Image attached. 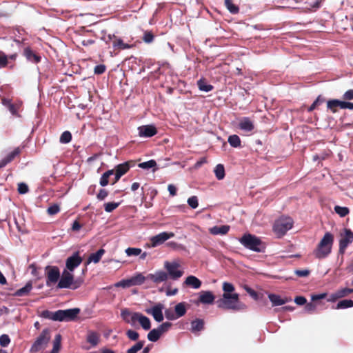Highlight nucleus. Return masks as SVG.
<instances>
[{
	"mask_svg": "<svg viewBox=\"0 0 353 353\" xmlns=\"http://www.w3.org/2000/svg\"><path fill=\"white\" fill-rule=\"evenodd\" d=\"M334 242V234L326 232L313 250V255L318 259L327 258L332 252Z\"/></svg>",
	"mask_w": 353,
	"mask_h": 353,
	"instance_id": "obj_1",
	"label": "nucleus"
},
{
	"mask_svg": "<svg viewBox=\"0 0 353 353\" xmlns=\"http://www.w3.org/2000/svg\"><path fill=\"white\" fill-rule=\"evenodd\" d=\"M218 307L239 311L246 308V305L240 302L239 295L237 293L232 294H223L222 299L217 301Z\"/></svg>",
	"mask_w": 353,
	"mask_h": 353,
	"instance_id": "obj_2",
	"label": "nucleus"
},
{
	"mask_svg": "<svg viewBox=\"0 0 353 353\" xmlns=\"http://www.w3.org/2000/svg\"><path fill=\"white\" fill-rule=\"evenodd\" d=\"M239 242L246 248L256 252H264L265 243L257 236L251 234H245L239 239Z\"/></svg>",
	"mask_w": 353,
	"mask_h": 353,
	"instance_id": "obj_3",
	"label": "nucleus"
},
{
	"mask_svg": "<svg viewBox=\"0 0 353 353\" xmlns=\"http://www.w3.org/2000/svg\"><path fill=\"white\" fill-rule=\"evenodd\" d=\"M83 283V280L81 279H74V275L67 270H63L62 274L60 277L59 281L57 284V288H70L76 290L81 287Z\"/></svg>",
	"mask_w": 353,
	"mask_h": 353,
	"instance_id": "obj_4",
	"label": "nucleus"
},
{
	"mask_svg": "<svg viewBox=\"0 0 353 353\" xmlns=\"http://www.w3.org/2000/svg\"><path fill=\"white\" fill-rule=\"evenodd\" d=\"M293 226V220L290 217H281L277 219L273 225V231L278 237H281Z\"/></svg>",
	"mask_w": 353,
	"mask_h": 353,
	"instance_id": "obj_5",
	"label": "nucleus"
},
{
	"mask_svg": "<svg viewBox=\"0 0 353 353\" xmlns=\"http://www.w3.org/2000/svg\"><path fill=\"white\" fill-rule=\"evenodd\" d=\"M50 330L48 328L43 329L30 347L32 353L44 350L50 340Z\"/></svg>",
	"mask_w": 353,
	"mask_h": 353,
	"instance_id": "obj_6",
	"label": "nucleus"
},
{
	"mask_svg": "<svg viewBox=\"0 0 353 353\" xmlns=\"http://www.w3.org/2000/svg\"><path fill=\"white\" fill-rule=\"evenodd\" d=\"M164 268L166 270V272L168 274V279L176 281L180 279L183 274V271L180 270L181 265L178 261H165L163 265Z\"/></svg>",
	"mask_w": 353,
	"mask_h": 353,
	"instance_id": "obj_7",
	"label": "nucleus"
},
{
	"mask_svg": "<svg viewBox=\"0 0 353 353\" xmlns=\"http://www.w3.org/2000/svg\"><path fill=\"white\" fill-rule=\"evenodd\" d=\"M80 313L79 308L57 310V321H71L74 320Z\"/></svg>",
	"mask_w": 353,
	"mask_h": 353,
	"instance_id": "obj_8",
	"label": "nucleus"
},
{
	"mask_svg": "<svg viewBox=\"0 0 353 353\" xmlns=\"http://www.w3.org/2000/svg\"><path fill=\"white\" fill-rule=\"evenodd\" d=\"M46 274L47 277L46 285L48 287L56 283L60 278V271L57 266L48 265L46 267Z\"/></svg>",
	"mask_w": 353,
	"mask_h": 353,
	"instance_id": "obj_9",
	"label": "nucleus"
},
{
	"mask_svg": "<svg viewBox=\"0 0 353 353\" xmlns=\"http://www.w3.org/2000/svg\"><path fill=\"white\" fill-rule=\"evenodd\" d=\"M353 242V232L350 229H344V236L339 240V253L343 255L347 246Z\"/></svg>",
	"mask_w": 353,
	"mask_h": 353,
	"instance_id": "obj_10",
	"label": "nucleus"
},
{
	"mask_svg": "<svg viewBox=\"0 0 353 353\" xmlns=\"http://www.w3.org/2000/svg\"><path fill=\"white\" fill-rule=\"evenodd\" d=\"M83 261L82 258L79 255V252H74L72 256H69L65 261V267L69 272H73Z\"/></svg>",
	"mask_w": 353,
	"mask_h": 353,
	"instance_id": "obj_11",
	"label": "nucleus"
},
{
	"mask_svg": "<svg viewBox=\"0 0 353 353\" xmlns=\"http://www.w3.org/2000/svg\"><path fill=\"white\" fill-rule=\"evenodd\" d=\"M173 232H163L150 238V247L154 248L163 244L168 239L173 237Z\"/></svg>",
	"mask_w": 353,
	"mask_h": 353,
	"instance_id": "obj_12",
	"label": "nucleus"
},
{
	"mask_svg": "<svg viewBox=\"0 0 353 353\" xmlns=\"http://www.w3.org/2000/svg\"><path fill=\"white\" fill-rule=\"evenodd\" d=\"M148 280H150L155 284H159L168 280V274L165 271L157 270L154 273L147 275Z\"/></svg>",
	"mask_w": 353,
	"mask_h": 353,
	"instance_id": "obj_13",
	"label": "nucleus"
},
{
	"mask_svg": "<svg viewBox=\"0 0 353 353\" xmlns=\"http://www.w3.org/2000/svg\"><path fill=\"white\" fill-rule=\"evenodd\" d=\"M163 305L161 303H158L152 308L147 309L145 312L148 314L152 315L156 321L161 322L163 320Z\"/></svg>",
	"mask_w": 353,
	"mask_h": 353,
	"instance_id": "obj_14",
	"label": "nucleus"
},
{
	"mask_svg": "<svg viewBox=\"0 0 353 353\" xmlns=\"http://www.w3.org/2000/svg\"><path fill=\"white\" fill-rule=\"evenodd\" d=\"M139 135L141 137H152L157 134V130L152 125H145L138 128Z\"/></svg>",
	"mask_w": 353,
	"mask_h": 353,
	"instance_id": "obj_15",
	"label": "nucleus"
},
{
	"mask_svg": "<svg viewBox=\"0 0 353 353\" xmlns=\"http://www.w3.org/2000/svg\"><path fill=\"white\" fill-rule=\"evenodd\" d=\"M134 318L132 317V321H139L141 327L145 330H148L151 327V322L148 317L143 315L139 312H134L133 314Z\"/></svg>",
	"mask_w": 353,
	"mask_h": 353,
	"instance_id": "obj_16",
	"label": "nucleus"
},
{
	"mask_svg": "<svg viewBox=\"0 0 353 353\" xmlns=\"http://www.w3.org/2000/svg\"><path fill=\"white\" fill-rule=\"evenodd\" d=\"M135 165L134 161H126L125 163L117 165L114 170V172H116L118 176H122L128 172L130 168Z\"/></svg>",
	"mask_w": 353,
	"mask_h": 353,
	"instance_id": "obj_17",
	"label": "nucleus"
},
{
	"mask_svg": "<svg viewBox=\"0 0 353 353\" xmlns=\"http://www.w3.org/2000/svg\"><path fill=\"white\" fill-rule=\"evenodd\" d=\"M17 57V52L6 55L5 52L0 50V69L8 66L9 64V60L14 61Z\"/></svg>",
	"mask_w": 353,
	"mask_h": 353,
	"instance_id": "obj_18",
	"label": "nucleus"
},
{
	"mask_svg": "<svg viewBox=\"0 0 353 353\" xmlns=\"http://www.w3.org/2000/svg\"><path fill=\"white\" fill-rule=\"evenodd\" d=\"M239 128L245 132H251L254 128L253 121L250 117H243L239 123Z\"/></svg>",
	"mask_w": 353,
	"mask_h": 353,
	"instance_id": "obj_19",
	"label": "nucleus"
},
{
	"mask_svg": "<svg viewBox=\"0 0 353 353\" xmlns=\"http://www.w3.org/2000/svg\"><path fill=\"white\" fill-rule=\"evenodd\" d=\"M21 153V149L16 148L13 151L10 152L6 157L0 161V169L5 167L7 164L12 161L14 158Z\"/></svg>",
	"mask_w": 353,
	"mask_h": 353,
	"instance_id": "obj_20",
	"label": "nucleus"
},
{
	"mask_svg": "<svg viewBox=\"0 0 353 353\" xmlns=\"http://www.w3.org/2000/svg\"><path fill=\"white\" fill-rule=\"evenodd\" d=\"M2 104L9 110L12 115L19 117L18 111L21 107V104L12 103L10 99L6 98L2 99Z\"/></svg>",
	"mask_w": 353,
	"mask_h": 353,
	"instance_id": "obj_21",
	"label": "nucleus"
},
{
	"mask_svg": "<svg viewBox=\"0 0 353 353\" xmlns=\"http://www.w3.org/2000/svg\"><path fill=\"white\" fill-rule=\"evenodd\" d=\"M23 55L28 61L32 63H38L41 61V57L32 51L30 47H27L24 49Z\"/></svg>",
	"mask_w": 353,
	"mask_h": 353,
	"instance_id": "obj_22",
	"label": "nucleus"
},
{
	"mask_svg": "<svg viewBox=\"0 0 353 353\" xmlns=\"http://www.w3.org/2000/svg\"><path fill=\"white\" fill-rule=\"evenodd\" d=\"M215 299L214 295L210 291H202L200 293L199 301L203 304H212Z\"/></svg>",
	"mask_w": 353,
	"mask_h": 353,
	"instance_id": "obj_23",
	"label": "nucleus"
},
{
	"mask_svg": "<svg viewBox=\"0 0 353 353\" xmlns=\"http://www.w3.org/2000/svg\"><path fill=\"white\" fill-rule=\"evenodd\" d=\"M230 227L228 225H223L220 226H214L210 228V233L213 235H225L229 230Z\"/></svg>",
	"mask_w": 353,
	"mask_h": 353,
	"instance_id": "obj_24",
	"label": "nucleus"
},
{
	"mask_svg": "<svg viewBox=\"0 0 353 353\" xmlns=\"http://www.w3.org/2000/svg\"><path fill=\"white\" fill-rule=\"evenodd\" d=\"M268 298L273 306L282 305L290 301L288 298L282 299L279 295L275 294H268Z\"/></svg>",
	"mask_w": 353,
	"mask_h": 353,
	"instance_id": "obj_25",
	"label": "nucleus"
},
{
	"mask_svg": "<svg viewBox=\"0 0 353 353\" xmlns=\"http://www.w3.org/2000/svg\"><path fill=\"white\" fill-rule=\"evenodd\" d=\"M114 40L112 41V46L114 48H117L119 50L130 49L134 47V44H128L123 43V41L115 36H113Z\"/></svg>",
	"mask_w": 353,
	"mask_h": 353,
	"instance_id": "obj_26",
	"label": "nucleus"
},
{
	"mask_svg": "<svg viewBox=\"0 0 353 353\" xmlns=\"http://www.w3.org/2000/svg\"><path fill=\"white\" fill-rule=\"evenodd\" d=\"M134 312H132L129 309H122L121 311V316L123 321L127 323H130L132 325H134L137 321H132V319Z\"/></svg>",
	"mask_w": 353,
	"mask_h": 353,
	"instance_id": "obj_27",
	"label": "nucleus"
},
{
	"mask_svg": "<svg viewBox=\"0 0 353 353\" xmlns=\"http://www.w3.org/2000/svg\"><path fill=\"white\" fill-rule=\"evenodd\" d=\"M184 284L194 289H199L201 286V281L196 276L191 275L186 278Z\"/></svg>",
	"mask_w": 353,
	"mask_h": 353,
	"instance_id": "obj_28",
	"label": "nucleus"
},
{
	"mask_svg": "<svg viewBox=\"0 0 353 353\" xmlns=\"http://www.w3.org/2000/svg\"><path fill=\"white\" fill-rule=\"evenodd\" d=\"M100 335L96 332L88 331L86 341L93 347L97 346L99 342Z\"/></svg>",
	"mask_w": 353,
	"mask_h": 353,
	"instance_id": "obj_29",
	"label": "nucleus"
},
{
	"mask_svg": "<svg viewBox=\"0 0 353 353\" xmlns=\"http://www.w3.org/2000/svg\"><path fill=\"white\" fill-rule=\"evenodd\" d=\"M327 108L332 113H336L338 109H341V101L339 99H331L327 102Z\"/></svg>",
	"mask_w": 353,
	"mask_h": 353,
	"instance_id": "obj_30",
	"label": "nucleus"
},
{
	"mask_svg": "<svg viewBox=\"0 0 353 353\" xmlns=\"http://www.w3.org/2000/svg\"><path fill=\"white\" fill-rule=\"evenodd\" d=\"M104 253L105 250L101 248L97 252L91 254L88 259L87 263L88 264L91 262H94V263H99Z\"/></svg>",
	"mask_w": 353,
	"mask_h": 353,
	"instance_id": "obj_31",
	"label": "nucleus"
},
{
	"mask_svg": "<svg viewBox=\"0 0 353 353\" xmlns=\"http://www.w3.org/2000/svg\"><path fill=\"white\" fill-rule=\"evenodd\" d=\"M32 288L31 282H28L26 285L19 290H17L14 294L16 296H23L28 295Z\"/></svg>",
	"mask_w": 353,
	"mask_h": 353,
	"instance_id": "obj_32",
	"label": "nucleus"
},
{
	"mask_svg": "<svg viewBox=\"0 0 353 353\" xmlns=\"http://www.w3.org/2000/svg\"><path fill=\"white\" fill-rule=\"evenodd\" d=\"M204 329V321L196 319L191 322V331L192 332H200Z\"/></svg>",
	"mask_w": 353,
	"mask_h": 353,
	"instance_id": "obj_33",
	"label": "nucleus"
},
{
	"mask_svg": "<svg viewBox=\"0 0 353 353\" xmlns=\"http://www.w3.org/2000/svg\"><path fill=\"white\" fill-rule=\"evenodd\" d=\"M132 279V282L133 285H142L146 280H148L147 276H145L141 273H136L134 275L130 277Z\"/></svg>",
	"mask_w": 353,
	"mask_h": 353,
	"instance_id": "obj_34",
	"label": "nucleus"
},
{
	"mask_svg": "<svg viewBox=\"0 0 353 353\" xmlns=\"http://www.w3.org/2000/svg\"><path fill=\"white\" fill-rule=\"evenodd\" d=\"M185 305V302H181L175 305L174 312L178 319L185 314L187 311Z\"/></svg>",
	"mask_w": 353,
	"mask_h": 353,
	"instance_id": "obj_35",
	"label": "nucleus"
},
{
	"mask_svg": "<svg viewBox=\"0 0 353 353\" xmlns=\"http://www.w3.org/2000/svg\"><path fill=\"white\" fill-rule=\"evenodd\" d=\"M199 89L204 92H210L213 89V86L208 84L205 79H201L197 81Z\"/></svg>",
	"mask_w": 353,
	"mask_h": 353,
	"instance_id": "obj_36",
	"label": "nucleus"
},
{
	"mask_svg": "<svg viewBox=\"0 0 353 353\" xmlns=\"http://www.w3.org/2000/svg\"><path fill=\"white\" fill-rule=\"evenodd\" d=\"M114 174V170H109L104 172L101 179L99 183L102 187L106 186L109 183V178Z\"/></svg>",
	"mask_w": 353,
	"mask_h": 353,
	"instance_id": "obj_37",
	"label": "nucleus"
},
{
	"mask_svg": "<svg viewBox=\"0 0 353 353\" xmlns=\"http://www.w3.org/2000/svg\"><path fill=\"white\" fill-rule=\"evenodd\" d=\"M214 174L218 180H222L225 177V168L223 165L218 164L214 168Z\"/></svg>",
	"mask_w": 353,
	"mask_h": 353,
	"instance_id": "obj_38",
	"label": "nucleus"
},
{
	"mask_svg": "<svg viewBox=\"0 0 353 353\" xmlns=\"http://www.w3.org/2000/svg\"><path fill=\"white\" fill-rule=\"evenodd\" d=\"M57 311L53 312L48 310H45L41 312L40 316L44 319L53 320L57 321Z\"/></svg>",
	"mask_w": 353,
	"mask_h": 353,
	"instance_id": "obj_39",
	"label": "nucleus"
},
{
	"mask_svg": "<svg viewBox=\"0 0 353 353\" xmlns=\"http://www.w3.org/2000/svg\"><path fill=\"white\" fill-rule=\"evenodd\" d=\"M61 336L57 334L53 341V348L50 353H59L61 348Z\"/></svg>",
	"mask_w": 353,
	"mask_h": 353,
	"instance_id": "obj_40",
	"label": "nucleus"
},
{
	"mask_svg": "<svg viewBox=\"0 0 353 353\" xmlns=\"http://www.w3.org/2000/svg\"><path fill=\"white\" fill-rule=\"evenodd\" d=\"M228 141L232 147H234V148L241 147V141L238 135L233 134V135L229 136Z\"/></svg>",
	"mask_w": 353,
	"mask_h": 353,
	"instance_id": "obj_41",
	"label": "nucleus"
},
{
	"mask_svg": "<svg viewBox=\"0 0 353 353\" xmlns=\"http://www.w3.org/2000/svg\"><path fill=\"white\" fill-rule=\"evenodd\" d=\"M225 6L227 9L232 14H237L239 12V8L237 6L232 3V0H224Z\"/></svg>",
	"mask_w": 353,
	"mask_h": 353,
	"instance_id": "obj_42",
	"label": "nucleus"
},
{
	"mask_svg": "<svg viewBox=\"0 0 353 353\" xmlns=\"http://www.w3.org/2000/svg\"><path fill=\"white\" fill-rule=\"evenodd\" d=\"M353 307V301L350 300V299H344V300L340 301L337 303L335 308L339 310V309L348 308V307Z\"/></svg>",
	"mask_w": 353,
	"mask_h": 353,
	"instance_id": "obj_43",
	"label": "nucleus"
},
{
	"mask_svg": "<svg viewBox=\"0 0 353 353\" xmlns=\"http://www.w3.org/2000/svg\"><path fill=\"white\" fill-rule=\"evenodd\" d=\"M161 334L159 333V330L156 329L152 330L148 334V339L150 341L152 342H156L157 341L159 338L161 337Z\"/></svg>",
	"mask_w": 353,
	"mask_h": 353,
	"instance_id": "obj_44",
	"label": "nucleus"
},
{
	"mask_svg": "<svg viewBox=\"0 0 353 353\" xmlns=\"http://www.w3.org/2000/svg\"><path fill=\"white\" fill-rule=\"evenodd\" d=\"M144 344V341H139L127 350V353H137V352L143 348Z\"/></svg>",
	"mask_w": 353,
	"mask_h": 353,
	"instance_id": "obj_45",
	"label": "nucleus"
},
{
	"mask_svg": "<svg viewBox=\"0 0 353 353\" xmlns=\"http://www.w3.org/2000/svg\"><path fill=\"white\" fill-rule=\"evenodd\" d=\"M120 205L119 202H108L103 204L104 210L106 212H112Z\"/></svg>",
	"mask_w": 353,
	"mask_h": 353,
	"instance_id": "obj_46",
	"label": "nucleus"
},
{
	"mask_svg": "<svg viewBox=\"0 0 353 353\" xmlns=\"http://www.w3.org/2000/svg\"><path fill=\"white\" fill-rule=\"evenodd\" d=\"M334 211L336 214H338L341 217H345L350 213V210L347 207H341L339 205H336L334 207Z\"/></svg>",
	"mask_w": 353,
	"mask_h": 353,
	"instance_id": "obj_47",
	"label": "nucleus"
},
{
	"mask_svg": "<svg viewBox=\"0 0 353 353\" xmlns=\"http://www.w3.org/2000/svg\"><path fill=\"white\" fill-rule=\"evenodd\" d=\"M142 39L145 43H150L153 42L154 39V35L151 31L146 30L143 32Z\"/></svg>",
	"mask_w": 353,
	"mask_h": 353,
	"instance_id": "obj_48",
	"label": "nucleus"
},
{
	"mask_svg": "<svg viewBox=\"0 0 353 353\" xmlns=\"http://www.w3.org/2000/svg\"><path fill=\"white\" fill-rule=\"evenodd\" d=\"M234 290L233 284L228 282H224L223 283V294H232Z\"/></svg>",
	"mask_w": 353,
	"mask_h": 353,
	"instance_id": "obj_49",
	"label": "nucleus"
},
{
	"mask_svg": "<svg viewBox=\"0 0 353 353\" xmlns=\"http://www.w3.org/2000/svg\"><path fill=\"white\" fill-rule=\"evenodd\" d=\"M72 139V134L69 131L63 132L60 137V142L61 143H68Z\"/></svg>",
	"mask_w": 353,
	"mask_h": 353,
	"instance_id": "obj_50",
	"label": "nucleus"
},
{
	"mask_svg": "<svg viewBox=\"0 0 353 353\" xmlns=\"http://www.w3.org/2000/svg\"><path fill=\"white\" fill-rule=\"evenodd\" d=\"M324 101V98L321 97V96L319 95L313 102V103L308 108L307 111L312 112L318 105L323 103Z\"/></svg>",
	"mask_w": 353,
	"mask_h": 353,
	"instance_id": "obj_51",
	"label": "nucleus"
},
{
	"mask_svg": "<svg viewBox=\"0 0 353 353\" xmlns=\"http://www.w3.org/2000/svg\"><path fill=\"white\" fill-rule=\"evenodd\" d=\"M157 165V163L154 160L152 159L145 162H143L139 164V167L143 169H150Z\"/></svg>",
	"mask_w": 353,
	"mask_h": 353,
	"instance_id": "obj_52",
	"label": "nucleus"
},
{
	"mask_svg": "<svg viewBox=\"0 0 353 353\" xmlns=\"http://www.w3.org/2000/svg\"><path fill=\"white\" fill-rule=\"evenodd\" d=\"M117 287H122L123 288H130L134 286L132 282L131 278L128 279H123L116 283Z\"/></svg>",
	"mask_w": 353,
	"mask_h": 353,
	"instance_id": "obj_53",
	"label": "nucleus"
},
{
	"mask_svg": "<svg viewBox=\"0 0 353 353\" xmlns=\"http://www.w3.org/2000/svg\"><path fill=\"white\" fill-rule=\"evenodd\" d=\"M172 327V323L170 322H165L161 324L157 329L159 330V333L163 334L165 332H167L169 329Z\"/></svg>",
	"mask_w": 353,
	"mask_h": 353,
	"instance_id": "obj_54",
	"label": "nucleus"
},
{
	"mask_svg": "<svg viewBox=\"0 0 353 353\" xmlns=\"http://www.w3.org/2000/svg\"><path fill=\"white\" fill-rule=\"evenodd\" d=\"M142 252L141 249L136 248H128L125 250V253L128 256H138Z\"/></svg>",
	"mask_w": 353,
	"mask_h": 353,
	"instance_id": "obj_55",
	"label": "nucleus"
},
{
	"mask_svg": "<svg viewBox=\"0 0 353 353\" xmlns=\"http://www.w3.org/2000/svg\"><path fill=\"white\" fill-rule=\"evenodd\" d=\"M126 336L129 339L133 341H137L139 338V334L137 332L132 330H127Z\"/></svg>",
	"mask_w": 353,
	"mask_h": 353,
	"instance_id": "obj_56",
	"label": "nucleus"
},
{
	"mask_svg": "<svg viewBox=\"0 0 353 353\" xmlns=\"http://www.w3.org/2000/svg\"><path fill=\"white\" fill-rule=\"evenodd\" d=\"M60 211V208L58 204H53L47 209V212L49 215L57 214Z\"/></svg>",
	"mask_w": 353,
	"mask_h": 353,
	"instance_id": "obj_57",
	"label": "nucleus"
},
{
	"mask_svg": "<svg viewBox=\"0 0 353 353\" xmlns=\"http://www.w3.org/2000/svg\"><path fill=\"white\" fill-rule=\"evenodd\" d=\"M188 205L192 208L195 209L199 205L198 199L196 196H192L188 199Z\"/></svg>",
	"mask_w": 353,
	"mask_h": 353,
	"instance_id": "obj_58",
	"label": "nucleus"
},
{
	"mask_svg": "<svg viewBox=\"0 0 353 353\" xmlns=\"http://www.w3.org/2000/svg\"><path fill=\"white\" fill-rule=\"evenodd\" d=\"M10 343V339L7 334H2L0 336V345L2 347H7Z\"/></svg>",
	"mask_w": 353,
	"mask_h": 353,
	"instance_id": "obj_59",
	"label": "nucleus"
},
{
	"mask_svg": "<svg viewBox=\"0 0 353 353\" xmlns=\"http://www.w3.org/2000/svg\"><path fill=\"white\" fill-rule=\"evenodd\" d=\"M106 66L104 64H99L94 67V72L96 74H102L105 72Z\"/></svg>",
	"mask_w": 353,
	"mask_h": 353,
	"instance_id": "obj_60",
	"label": "nucleus"
},
{
	"mask_svg": "<svg viewBox=\"0 0 353 353\" xmlns=\"http://www.w3.org/2000/svg\"><path fill=\"white\" fill-rule=\"evenodd\" d=\"M18 192L19 194H23L28 192L29 189L28 185L24 183H20L18 184Z\"/></svg>",
	"mask_w": 353,
	"mask_h": 353,
	"instance_id": "obj_61",
	"label": "nucleus"
},
{
	"mask_svg": "<svg viewBox=\"0 0 353 353\" xmlns=\"http://www.w3.org/2000/svg\"><path fill=\"white\" fill-rule=\"evenodd\" d=\"M165 315L166 319H168V320H175L178 319L177 316L175 314V312H174L170 309H168L165 311Z\"/></svg>",
	"mask_w": 353,
	"mask_h": 353,
	"instance_id": "obj_62",
	"label": "nucleus"
},
{
	"mask_svg": "<svg viewBox=\"0 0 353 353\" xmlns=\"http://www.w3.org/2000/svg\"><path fill=\"white\" fill-rule=\"evenodd\" d=\"M108 195V192L105 189H101L97 195V199L99 201L104 200Z\"/></svg>",
	"mask_w": 353,
	"mask_h": 353,
	"instance_id": "obj_63",
	"label": "nucleus"
},
{
	"mask_svg": "<svg viewBox=\"0 0 353 353\" xmlns=\"http://www.w3.org/2000/svg\"><path fill=\"white\" fill-rule=\"evenodd\" d=\"M343 99L345 101L353 100V89L347 90L343 95Z\"/></svg>",
	"mask_w": 353,
	"mask_h": 353,
	"instance_id": "obj_64",
	"label": "nucleus"
}]
</instances>
